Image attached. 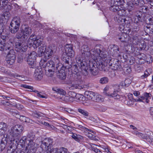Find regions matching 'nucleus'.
Here are the masks:
<instances>
[{"label": "nucleus", "instance_id": "obj_1", "mask_svg": "<svg viewBox=\"0 0 153 153\" xmlns=\"http://www.w3.org/2000/svg\"><path fill=\"white\" fill-rule=\"evenodd\" d=\"M81 52L82 55L85 58L87 57V59L90 56L92 57V55L93 56V59L97 60L99 65L98 67L101 70L105 69V67L108 63H109L110 61L109 59H108L107 55L103 54L100 49L94 48L92 49L90 52L89 48L86 45H83L82 46Z\"/></svg>", "mask_w": 153, "mask_h": 153}, {"label": "nucleus", "instance_id": "obj_2", "mask_svg": "<svg viewBox=\"0 0 153 153\" xmlns=\"http://www.w3.org/2000/svg\"><path fill=\"white\" fill-rule=\"evenodd\" d=\"M23 129L22 126L16 125L12 127L9 130L7 134L6 135V142L9 144L7 153H25L20 150L13 149V146H15V138L22 133Z\"/></svg>", "mask_w": 153, "mask_h": 153}, {"label": "nucleus", "instance_id": "obj_3", "mask_svg": "<svg viewBox=\"0 0 153 153\" xmlns=\"http://www.w3.org/2000/svg\"><path fill=\"white\" fill-rule=\"evenodd\" d=\"M59 58L58 56L54 55L52 56L50 60L47 63L44 60H42L40 62V65L41 68H45L46 74L48 76H51L53 75L54 71L55 69V65L57 70V65H59Z\"/></svg>", "mask_w": 153, "mask_h": 153}, {"label": "nucleus", "instance_id": "obj_4", "mask_svg": "<svg viewBox=\"0 0 153 153\" xmlns=\"http://www.w3.org/2000/svg\"><path fill=\"white\" fill-rule=\"evenodd\" d=\"M33 137L31 138L26 137H23L20 140L19 145H20L22 147H25L26 150H28L27 153H35L36 150V146L35 143L33 142Z\"/></svg>", "mask_w": 153, "mask_h": 153}, {"label": "nucleus", "instance_id": "obj_5", "mask_svg": "<svg viewBox=\"0 0 153 153\" xmlns=\"http://www.w3.org/2000/svg\"><path fill=\"white\" fill-rule=\"evenodd\" d=\"M77 65L81 68L85 76L88 75V71L93 70V69L97 68V66L92 63H90L88 65L85 61L82 60L79 58L76 59Z\"/></svg>", "mask_w": 153, "mask_h": 153}, {"label": "nucleus", "instance_id": "obj_6", "mask_svg": "<svg viewBox=\"0 0 153 153\" xmlns=\"http://www.w3.org/2000/svg\"><path fill=\"white\" fill-rule=\"evenodd\" d=\"M31 33L32 30L30 27L24 25L22 26L20 29V32H19L17 34L16 37L19 39H27Z\"/></svg>", "mask_w": 153, "mask_h": 153}, {"label": "nucleus", "instance_id": "obj_7", "mask_svg": "<svg viewBox=\"0 0 153 153\" xmlns=\"http://www.w3.org/2000/svg\"><path fill=\"white\" fill-rule=\"evenodd\" d=\"M37 53L34 51L26 55L25 59L27 61V63L30 65V67L35 68L36 66V58Z\"/></svg>", "mask_w": 153, "mask_h": 153}, {"label": "nucleus", "instance_id": "obj_8", "mask_svg": "<svg viewBox=\"0 0 153 153\" xmlns=\"http://www.w3.org/2000/svg\"><path fill=\"white\" fill-rule=\"evenodd\" d=\"M85 96L88 100L93 101L100 102L102 101L103 100L101 95L93 91H85Z\"/></svg>", "mask_w": 153, "mask_h": 153}, {"label": "nucleus", "instance_id": "obj_9", "mask_svg": "<svg viewBox=\"0 0 153 153\" xmlns=\"http://www.w3.org/2000/svg\"><path fill=\"white\" fill-rule=\"evenodd\" d=\"M43 39L40 37H35L34 36L32 35L30 37L28 41V44L30 45H32L34 48H36L42 43Z\"/></svg>", "mask_w": 153, "mask_h": 153}, {"label": "nucleus", "instance_id": "obj_10", "mask_svg": "<svg viewBox=\"0 0 153 153\" xmlns=\"http://www.w3.org/2000/svg\"><path fill=\"white\" fill-rule=\"evenodd\" d=\"M20 19L19 17L13 18L10 23V30L12 33H15L19 30L20 23Z\"/></svg>", "mask_w": 153, "mask_h": 153}, {"label": "nucleus", "instance_id": "obj_11", "mask_svg": "<svg viewBox=\"0 0 153 153\" xmlns=\"http://www.w3.org/2000/svg\"><path fill=\"white\" fill-rule=\"evenodd\" d=\"M53 140L50 138H47L42 142L41 147L42 149H45V150H50L52 149Z\"/></svg>", "mask_w": 153, "mask_h": 153}, {"label": "nucleus", "instance_id": "obj_12", "mask_svg": "<svg viewBox=\"0 0 153 153\" xmlns=\"http://www.w3.org/2000/svg\"><path fill=\"white\" fill-rule=\"evenodd\" d=\"M56 49V47L55 45H51L47 48L45 47V56L47 59H49L51 56L54 52H55Z\"/></svg>", "mask_w": 153, "mask_h": 153}, {"label": "nucleus", "instance_id": "obj_13", "mask_svg": "<svg viewBox=\"0 0 153 153\" xmlns=\"http://www.w3.org/2000/svg\"><path fill=\"white\" fill-rule=\"evenodd\" d=\"M27 44L22 42H16L15 43V48L18 52H25L27 48Z\"/></svg>", "mask_w": 153, "mask_h": 153}, {"label": "nucleus", "instance_id": "obj_14", "mask_svg": "<svg viewBox=\"0 0 153 153\" xmlns=\"http://www.w3.org/2000/svg\"><path fill=\"white\" fill-rule=\"evenodd\" d=\"M141 16L140 15L136 16L135 17V22L132 24V29L134 31H137L139 30L138 22L140 20Z\"/></svg>", "mask_w": 153, "mask_h": 153}, {"label": "nucleus", "instance_id": "obj_15", "mask_svg": "<svg viewBox=\"0 0 153 153\" xmlns=\"http://www.w3.org/2000/svg\"><path fill=\"white\" fill-rule=\"evenodd\" d=\"M10 16V14L8 11L3 13L1 16V22L2 23L7 22Z\"/></svg>", "mask_w": 153, "mask_h": 153}, {"label": "nucleus", "instance_id": "obj_16", "mask_svg": "<svg viewBox=\"0 0 153 153\" xmlns=\"http://www.w3.org/2000/svg\"><path fill=\"white\" fill-rule=\"evenodd\" d=\"M65 51L68 56L72 57L74 56V52L71 45H66L65 46Z\"/></svg>", "mask_w": 153, "mask_h": 153}, {"label": "nucleus", "instance_id": "obj_17", "mask_svg": "<svg viewBox=\"0 0 153 153\" xmlns=\"http://www.w3.org/2000/svg\"><path fill=\"white\" fill-rule=\"evenodd\" d=\"M151 94L145 92L143 94L142 96L140 97L138 100L140 101L145 100L148 103L149 102V100L151 99Z\"/></svg>", "mask_w": 153, "mask_h": 153}, {"label": "nucleus", "instance_id": "obj_18", "mask_svg": "<svg viewBox=\"0 0 153 153\" xmlns=\"http://www.w3.org/2000/svg\"><path fill=\"white\" fill-rule=\"evenodd\" d=\"M16 56L15 55L7 54L6 58L7 63L10 65H11L15 62Z\"/></svg>", "mask_w": 153, "mask_h": 153}, {"label": "nucleus", "instance_id": "obj_19", "mask_svg": "<svg viewBox=\"0 0 153 153\" xmlns=\"http://www.w3.org/2000/svg\"><path fill=\"white\" fill-rule=\"evenodd\" d=\"M125 23H123L120 24L119 26V30L121 31L123 33L129 34V32L131 30V29H129L128 27H126L125 26Z\"/></svg>", "mask_w": 153, "mask_h": 153}, {"label": "nucleus", "instance_id": "obj_20", "mask_svg": "<svg viewBox=\"0 0 153 153\" xmlns=\"http://www.w3.org/2000/svg\"><path fill=\"white\" fill-rule=\"evenodd\" d=\"M34 76L36 80H41L42 77V72L41 68L37 69L35 70Z\"/></svg>", "mask_w": 153, "mask_h": 153}, {"label": "nucleus", "instance_id": "obj_21", "mask_svg": "<svg viewBox=\"0 0 153 153\" xmlns=\"http://www.w3.org/2000/svg\"><path fill=\"white\" fill-rule=\"evenodd\" d=\"M118 91L114 89L113 93H110L108 97L109 98H113L115 100H119L120 98V95L118 94Z\"/></svg>", "mask_w": 153, "mask_h": 153}, {"label": "nucleus", "instance_id": "obj_22", "mask_svg": "<svg viewBox=\"0 0 153 153\" xmlns=\"http://www.w3.org/2000/svg\"><path fill=\"white\" fill-rule=\"evenodd\" d=\"M132 133L139 137L146 139L148 141L150 142V140H149L150 139L148 138L149 137L146 134H143L137 131H132Z\"/></svg>", "mask_w": 153, "mask_h": 153}, {"label": "nucleus", "instance_id": "obj_23", "mask_svg": "<svg viewBox=\"0 0 153 153\" xmlns=\"http://www.w3.org/2000/svg\"><path fill=\"white\" fill-rule=\"evenodd\" d=\"M123 14H122V16L119 14L116 15L115 17V19L119 23L121 24L123 23H125L126 21V19L125 18V17L123 16Z\"/></svg>", "mask_w": 153, "mask_h": 153}, {"label": "nucleus", "instance_id": "obj_24", "mask_svg": "<svg viewBox=\"0 0 153 153\" xmlns=\"http://www.w3.org/2000/svg\"><path fill=\"white\" fill-rule=\"evenodd\" d=\"M71 136L73 139L78 142L82 141L83 140V137L79 134L73 133Z\"/></svg>", "mask_w": 153, "mask_h": 153}, {"label": "nucleus", "instance_id": "obj_25", "mask_svg": "<svg viewBox=\"0 0 153 153\" xmlns=\"http://www.w3.org/2000/svg\"><path fill=\"white\" fill-rule=\"evenodd\" d=\"M111 3L112 5L110 7V10H118L119 8L118 0H111Z\"/></svg>", "mask_w": 153, "mask_h": 153}, {"label": "nucleus", "instance_id": "obj_26", "mask_svg": "<svg viewBox=\"0 0 153 153\" xmlns=\"http://www.w3.org/2000/svg\"><path fill=\"white\" fill-rule=\"evenodd\" d=\"M8 74L11 76L16 78L20 80L24 81L25 80V78L22 76L18 75L16 74H13L10 71H8Z\"/></svg>", "mask_w": 153, "mask_h": 153}, {"label": "nucleus", "instance_id": "obj_27", "mask_svg": "<svg viewBox=\"0 0 153 153\" xmlns=\"http://www.w3.org/2000/svg\"><path fill=\"white\" fill-rule=\"evenodd\" d=\"M58 76L59 78L62 79H64L66 78V74L64 70L61 69L58 71Z\"/></svg>", "mask_w": 153, "mask_h": 153}, {"label": "nucleus", "instance_id": "obj_28", "mask_svg": "<svg viewBox=\"0 0 153 153\" xmlns=\"http://www.w3.org/2000/svg\"><path fill=\"white\" fill-rule=\"evenodd\" d=\"M77 111L85 117H87L89 115L88 112L84 109L81 108H79L78 109Z\"/></svg>", "mask_w": 153, "mask_h": 153}, {"label": "nucleus", "instance_id": "obj_29", "mask_svg": "<svg viewBox=\"0 0 153 153\" xmlns=\"http://www.w3.org/2000/svg\"><path fill=\"white\" fill-rule=\"evenodd\" d=\"M53 149H55L56 152L55 153H67V149L65 148H61L59 149L57 148H53Z\"/></svg>", "mask_w": 153, "mask_h": 153}, {"label": "nucleus", "instance_id": "obj_30", "mask_svg": "<svg viewBox=\"0 0 153 153\" xmlns=\"http://www.w3.org/2000/svg\"><path fill=\"white\" fill-rule=\"evenodd\" d=\"M32 115L33 117L39 118L42 117H43L44 114L35 111L32 113Z\"/></svg>", "mask_w": 153, "mask_h": 153}, {"label": "nucleus", "instance_id": "obj_31", "mask_svg": "<svg viewBox=\"0 0 153 153\" xmlns=\"http://www.w3.org/2000/svg\"><path fill=\"white\" fill-rule=\"evenodd\" d=\"M6 44L5 42L1 40L0 41V51H4V50H7Z\"/></svg>", "mask_w": 153, "mask_h": 153}, {"label": "nucleus", "instance_id": "obj_32", "mask_svg": "<svg viewBox=\"0 0 153 153\" xmlns=\"http://www.w3.org/2000/svg\"><path fill=\"white\" fill-rule=\"evenodd\" d=\"M20 119L23 122H25L30 123H32V120L29 119L28 118H27L24 116H21L20 117Z\"/></svg>", "mask_w": 153, "mask_h": 153}, {"label": "nucleus", "instance_id": "obj_33", "mask_svg": "<svg viewBox=\"0 0 153 153\" xmlns=\"http://www.w3.org/2000/svg\"><path fill=\"white\" fill-rule=\"evenodd\" d=\"M7 124L4 123H0V130L5 131L7 130Z\"/></svg>", "mask_w": 153, "mask_h": 153}, {"label": "nucleus", "instance_id": "obj_34", "mask_svg": "<svg viewBox=\"0 0 153 153\" xmlns=\"http://www.w3.org/2000/svg\"><path fill=\"white\" fill-rule=\"evenodd\" d=\"M96 145L94 144H92L91 145V149L96 153H102L100 149H97L95 146Z\"/></svg>", "mask_w": 153, "mask_h": 153}, {"label": "nucleus", "instance_id": "obj_35", "mask_svg": "<svg viewBox=\"0 0 153 153\" xmlns=\"http://www.w3.org/2000/svg\"><path fill=\"white\" fill-rule=\"evenodd\" d=\"M108 81V78L106 77H103L100 79V82L102 84H105L107 83Z\"/></svg>", "mask_w": 153, "mask_h": 153}, {"label": "nucleus", "instance_id": "obj_36", "mask_svg": "<svg viewBox=\"0 0 153 153\" xmlns=\"http://www.w3.org/2000/svg\"><path fill=\"white\" fill-rule=\"evenodd\" d=\"M109 89V86H106L103 90V94L104 95L108 96L109 94H110L109 93L107 92Z\"/></svg>", "mask_w": 153, "mask_h": 153}, {"label": "nucleus", "instance_id": "obj_37", "mask_svg": "<svg viewBox=\"0 0 153 153\" xmlns=\"http://www.w3.org/2000/svg\"><path fill=\"white\" fill-rule=\"evenodd\" d=\"M6 45L7 49V48L8 50H9L11 48H13V44L12 42H8Z\"/></svg>", "mask_w": 153, "mask_h": 153}, {"label": "nucleus", "instance_id": "obj_38", "mask_svg": "<svg viewBox=\"0 0 153 153\" xmlns=\"http://www.w3.org/2000/svg\"><path fill=\"white\" fill-rule=\"evenodd\" d=\"M53 91H56L59 94L62 95L64 94L65 93V91L62 89L56 88V89L54 90V89L53 88Z\"/></svg>", "mask_w": 153, "mask_h": 153}, {"label": "nucleus", "instance_id": "obj_39", "mask_svg": "<svg viewBox=\"0 0 153 153\" xmlns=\"http://www.w3.org/2000/svg\"><path fill=\"white\" fill-rule=\"evenodd\" d=\"M5 143L3 142L2 141H1V143L0 144V152H2L3 150L4 149L5 147Z\"/></svg>", "mask_w": 153, "mask_h": 153}, {"label": "nucleus", "instance_id": "obj_40", "mask_svg": "<svg viewBox=\"0 0 153 153\" xmlns=\"http://www.w3.org/2000/svg\"><path fill=\"white\" fill-rule=\"evenodd\" d=\"M76 126L77 128L78 129L82 131L89 130L87 128H86L85 127L81 125H77Z\"/></svg>", "mask_w": 153, "mask_h": 153}, {"label": "nucleus", "instance_id": "obj_41", "mask_svg": "<svg viewBox=\"0 0 153 153\" xmlns=\"http://www.w3.org/2000/svg\"><path fill=\"white\" fill-rule=\"evenodd\" d=\"M69 97L68 94L66 95H63L62 97V99L65 102H68Z\"/></svg>", "mask_w": 153, "mask_h": 153}, {"label": "nucleus", "instance_id": "obj_42", "mask_svg": "<svg viewBox=\"0 0 153 153\" xmlns=\"http://www.w3.org/2000/svg\"><path fill=\"white\" fill-rule=\"evenodd\" d=\"M69 97L68 94L66 95H63L62 97V99L65 102H68Z\"/></svg>", "mask_w": 153, "mask_h": 153}, {"label": "nucleus", "instance_id": "obj_43", "mask_svg": "<svg viewBox=\"0 0 153 153\" xmlns=\"http://www.w3.org/2000/svg\"><path fill=\"white\" fill-rule=\"evenodd\" d=\"M97 71L98 68H97L93 69V70L89 71V72H91V73L93 75H96L97 74Z\"/></svg>", "mask_w": 153, "mask_h": 153}, {"label": "nucleus", "instance_id": "obj_44", "mask_svg": "<svg viewBox=\"0 0 153 153\" xmlns=\"http://www.w3.org/2000/svg\"><path fill=\"white\" fill-rule=\"evenodd\" d=\"M150 74V73L148 71V70L145 71L144 74L141 76L142 79H143L147 77Z\"/></svg>", "mask_w": 153, "mask_h": 153}, {"label": "nucleus", "instance_id": "obj_45", "mask_svg": "<svg viewBox=\"0 0 153 153\" xmlns=\"http://www.w3.org/2000/svg\"><path fill=\"white\" fill-rule=\"evenodd\" d=\"M94 134H92L88 133V137L92 140H97V139L96 138Z\"/></svg>", "mask_w": 153, "mask_h": 153}, {"label": "nucleus", "instance_id": "obj_46", "mask_svg": "<svg viewBox=\"0 0 153 153\" xmlns=\"http://www.w3.org/2000/svg\"><path fill=\"white\" fill-rule=\"evenodd\" d=\"M46 45H43L42 46H41L40 48H39L38 51H40L41 52H42V51H43V53H45V49Z\"/></svg>", "mask_w": 153, "mask_h": 153}, {"label": "nucleus", "instance_id": "obj_47", "mask_svg": "<svg viewBox=\"0 0 153 153\" xmlns=\"http://www.w3.org/2000/svg\"><path fill=\"white\" fill-rule=\"evenodd\" d=\"M36 92L37 93V96L38 97L42 98H47V97L46 95H42L40 93H38V91H36Z\"/></svg>", "mask_w": 153, "mask_h": 153}, {"label": "nucleus", "instance_id": "obj_48", "mask_svg": "<svg viewBox=\"0 0 153 153\" xmlns=\"http://www.w3.org/2000/svg\"><path fill=\"white\" fill-rule=\"evenodd\" d=\"M55 152H56V150L55 149H53V148H52L51 149L45 150L44 153H55Z\"/></svg>", "mask_w": 153, "mask_h": 153}, {"label": "nucleus", "instance_id": "obj_49", "mask_svg": "<svg viewBox=\"0 0 153 153\" xmlns=\"http://www.w3.org/2000/svg\"><path fill=\"white\" fill-rule=\"evenodd\" d=\"M149 25L148 24H147V26H146V25H145L144 27V31L146 32H149L151 30L150 29L151 28V27L149 26Z\"/></svg>", "mask_w": 153, "mask_h": 153}, {"label": "nucleus", "instance_id": "obj_50", "mask_svg": "<svg viewBox=\"0 0 153 153\" xmlns=\"http://www.w3.org/2000/svg\"><path fill=\"white\" fill-rule=\"evenodd\" d=\"M148 20L149 22V24L150 25H151L152 27H153V17L151 16L148 19Z\"/></svg>", "mask_w": 153, "mask_h": 153}, {"label": "nucleus", "instance_id": "obj_51", "mask_svg": "<svg viewBox=\"0 0 153 153\" xmlns=\"http://www.w3.org/2000/svg\"><path fill=\"white\" fill-rule=\"evenodd\" d=\"M69 96H70L71 97L75 98L76 96V94L73 91H70L69 93Z\"/></svg>", "mask_w": 153, "mask_h": 153}, {"label": "nucleus", "instance_id": "obj_52", "mask_svg": "<svg viewBox=\"0 0 153 153\" xmlns=\"http://www.w3.org/2000/svg\"><path fill=\"white\" fill-rule=\"evenodd\" d=\"M101 148L102 149L101 150H102L103 152H106L107 153H109L110 152L108 148L104 147H101Z\"/></svg>", "mask_w": 153, "mask_h": 153}, {"label": "nucleus", "instance_id": "obj_53", "mask_svg": "<svg viewBox=\"0 0 153 153\" xmlns=\"http://www.w3.org/2000/svg\"><path fill=\"white\" fill-rule=\"evenodd\" d=\"M147 1L151 6L150 7V9H153V0H147Z\"/></svg>", "mask_w": 153, "mask_h": 153}, {"label": "nucleus", "instance_id": "obj_54", "mask_svg": "<svg viewBox=\"0 0 153 153\" xmlns=\"http://www.w3.org/2000/svg\"><path fill=\"white\" fill-rule=\"evenodd\" d=\"M40 51L41 50H40ZM45 53L43 52V51H42V52H41L40 51H38V55L39 57H41L43 56L44 54Z\"/></svg>", "mask_w": 153, "mask_h": 153}, {"label": "nucleus", "instance_id": "obj_55", "mask_svg": "<svg viewBox=\"0 0 153 153\" xmlns=\"http://www.w3.org/2000/svg\"><path fill=\"white\" fill-rule=\"evenodd\" d=\"M10 51H9L8 53L7 54H10V55H15L14 54V51L13 48H11L10 49Z\"/></svg>", "mask_w": 153, "mask_h": 153}, {"label": "nucleus", "instance_id": "obj_56", "mask_svg": "<svg viewBox=\"0 0 153 153\" xmlns=\"http://www.w3.org/2000/svg\"><path fill=\"white\" fill-rule=\"evenodd\" d=\"M23 87L25 88H27L28 89H30V91H31L32 90V88H33L32 87L29 86L28 85H23Z\"/></svg>", "mask_w": 153, "mask_h": 153}, {"label": "nucleus", "instance_id": "obj_57", "mask_svg": "<svg viewBox=\"0 0 153 153\" xmlns=\"http://www.w3.org/2000/svg\"><path fill=\"white\" fill-rule=\"evenodd\" d=\"M3 5H6L9 2L8 0H0Z\"/></svg>", "mask_w": 153, "mask_h": 153}, {"label": "nucleus", "instance_id": "obj_58", "mask_svg": "<svg viewBox=\"0 0 153 153\" xmlns=\"http://www.w3.org/2000/svg\"><path fill=\"white\" fill-rule=\"evenodd\" d=\"M129 128H131L134 130L133 131H137V129L134 126L132 125H130L129 126Z\"/></svg>", "mask_w": 153, "mask_h": 153}, {"label": "nucleus", "instance_id": "obj_59", "mask_svg": "<svg viewBox=\"0 0 153 153\" xmlns=\"http://www.w3.org/2000/svg\"><path fill=\"white\" fill-rule=\"evenodd\" d=\"M80 96L79 94H76V96L75 97V100L78 101L79 100L80 98Z\"/></svg>", "mask_w": 153, "mask_h": 153}, {"label": "nucleus", "instance_id": "obj_60", "mask_svg": "<svg viewBox=\"0 0 153 153\" xmlns=\"http://www.w3.org/2000/svg\"><path fill=\"white\" fill-rule=\"evenodd\" d=\"M149 111L150 115L153 117V107H151Z\"/></svg>", "mask_w": 153, "mask_h": 153}, {"label": "nucleus", "instance_id": "obj_61", "mask_svg": "<svg viewBox=\"0 0 153 153\" xmlns=\"http://www.w3.org/2000/svg\"><path fill=\"white\" fill-rule=\"evenodd\" d=\"M133 94L134 96L137 97L139 95L140 93L138 91H135L134 92Z\"/></svg>", "mask_w": 153, "mask_h": 153}, {"label": "nucleus", "instance_id": "obj_62", "mask_svg": "<svg viewBox=\"0 0 153 153\" xmlns=\"http://www.w3.org/2000/svg\"><path fill=\"white\" fill-rule=\"evenodd\" d=\"M74 100H75V98L71 97L69 96L68 102H73Z\"/></svg>", "mask_w": 153, "mask_h": 153}, {"label": "nucleus", "instance_id": "obj_63", "mask_svg": "<svg viewBox=\"0 0 153 153\" xmlns=\"http://www.w3.org/2000/svg\"><path fill=\"white\" fill-rule=\"evenodd\" d=\"M17 107L19 109H22L23 108V107L22 105L20 104H18L17 105Z\"/></svg>", "mask_w": 153, "mask_h": 153}, {"label": "nucleus", "instance_id": "obj_64", "mask_svg": "<svg viewBox=\"0 0 153 153\" xmlns=\"http://www.w3.org/2000/svg\"><path fill=\"white\" fill-rule=\"evenodd\" d=\"M123 37H124L122 35H121V36L120 37H118V39L119 40H120L121 42H123L124 41L123 40L124 39Z\"/></svg>", "mask_w": 153, "mask_h": 153}]
</instances>
